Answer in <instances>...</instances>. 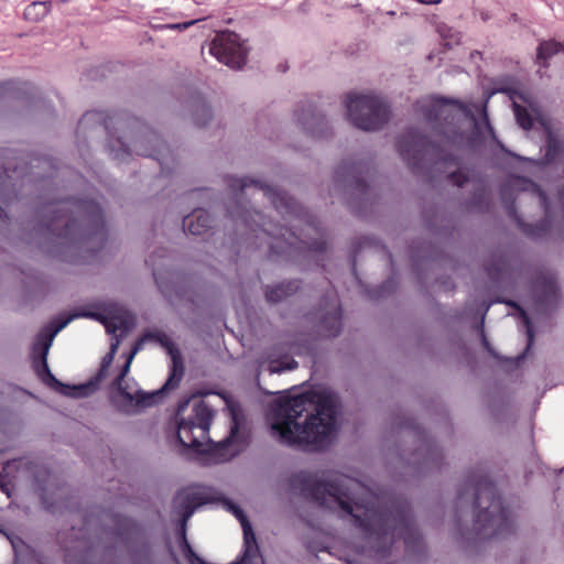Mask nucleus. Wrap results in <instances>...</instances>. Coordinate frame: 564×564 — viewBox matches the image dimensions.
Wrapping results in <instances>:
<instances>
[{"instance_id": "f257e3e1", "label": "nucleus", "mask_w": 564, "mask_h": 564, "mask_svg": "<svg viewBox=\"0 0 564 564\" xmlns=\"http://www.w3.org/2000/svg\"><path fill=\"white\" fill-rule=\"evenodd\" d=\"M312 497L321 507L354 519L369 542L377 544L376 549H362L357 553L362 556H372L373 553L379 558L377 564H383L381 560L388 553L386 543L391 542L405 527V517L401 510L383 507L380 498L369 488L347 476L317 482Z\"/></svg>"}, {"instance_id": "f03ea898", "label": "nucleus", "mask_w": 564, "mask_h": 564, "mask_svg": "<svg viewBox=\"0 0 564 564\" xmlns=\"http://www.w3.org/2000/svg\"><path fill=\"white\" fill-rule=\"evenodd\" d=\"M183 376L182 356L161 330L145 333L133 346L116 384L138 406H149L163 390L175 388Z\"/></svg>"}, {"instance_id": "7ed1b4c3", "label": "nucleus", "mask_w": 564, "mask_h": 564, "mask_svg": "<svg viewBox=\"0 0 564 564\" xmlns=\"http://www.w3.org/2000/svg\"><path fill=\"white\" fill-rule=\"evenodd\" d=\"M338 398L328 390L285 399L268 414L271 434L279 442L310 451L330 445L338 430Z\"/></svg>"}, {"instance_id": "20e7f679", "label": "nucleus", "mask_w": 564, "mask_h": 564, "mask_svg": "<svg viewBox=\"0 0 564 564\" xmlns=\"http://www.w3.org/2000/svg\"><path fill=\"white\" fill-rule=\"evenodd\" d=\"M227 184L231 189L234 200V206L228 208V215L248 239L254 238L261 240L264 236H269L278 240H285L290 229L285 226H278L271 220H265L258 210L251 212L241 206L240 199L247 191H251V195L254 198L256 196L267 198L282 217L300 219L304 213L302 206H300L293 197L260 181L250 177L238 178L228 176Z\"/></svg>"}, {"instance_id": "39448f33", "label": "nucleus", "mask_w": 564, "mask_h": 564, "mask_svg": "<svg viewBox=\"0 0 564 564\" xmlns=\"http://www.w3.org/2000/svg\"><path fill=\"white\" fill-rule=\"evenodd\" d=\"M77 317H89L100 321L104 324L107 333L113 336L112 341L110 344V350L102 359L101 370L108 368L111 365L115 355L118 350V347L120 345L121 338L126 336V334L129 332L133 324L132 318L126 313L107 318L101 317V315L97 313L76 311L65 319L55 321L54 323L43 328L37 334L32 348L33 367L36 373L43 381L56 388H61V392L69 397H82L86 394V392L91 388L90 384H83L78 387H68L62 384L51 373L46 357L50 347L52 346L53 339L57 335V333L61 332L64 327H66L68 323H70L74 318Z\"/></svg>"}, {"instance_id": "423d86ee", "label": "nucleus", "mask_w": 564, "mask_h": 564, "mask_svg": "<svg viewBox=\"0 0 564 564\" xmlns=\"http://www.w3.org/2000/svg\"><path fill=\"white\" fill-rule=\"evenodd\" d=\"M100 205L93 199H70L45 207V236L58 238H90L104 228Z\"/></svg>"}, {"instance_id": "0eeeda50", "label": "nucleus", "mask_w": 564, "mask_h": 564, "mask_svg": "<svg viewBox=\"0 0 564 564\" xmlns=\"http://www.w3.org/2000/svg\"><path fill=\"white\" fill-rule=\"evenodd\" d=\"M473 490L479 509L476 516L478 533L489 538L511 532L513 518L502 506L494 484L487 478H480L473 484Z\"/></svg>"}, {"instance_id": "6e6552de", "label": "nucleus", "mask_w": 564, "mask_h": 564, "mask_svg": "<svg viewBox=\"0 0 564 564\" xmlns=\"http://www.w3.org/2000/svg\"><path fill=\"white\" fill-rule=\"evenodd\" d=\"M510 98L517 123L525 131L540 126L547 133L545 159L547 162L556 161L564 153V142L553 135L550 119L540 104L525 93L513 91Z\"/></svg>"}, {"instance_id": "1a4fd4ad", "label": "nucleus", "mask_w": 564, "mask_h": 564, "mask_svg": "<svg viewBox=\"0 0 564 564\" xmlns=\"http://www.w3.org/2000/svg\"><path fill=\"white\" fill-rule=\"evenodd\" d=\"M346 108L350 122L365 131L379 130L390 116L387 102L373 94L347 95Z\"/></svg>"}, {"instance_id": "9d476101", "label": "nucleus", "mask_w": 564, "mask_h": 564, "mask_svg": "<svg viewBox=\"0 0 564 564\" xmlns=\"http://www.w3.org/2000/svg\"><path fill=\"white\" fill-rule=\"evenodd\" d=\"M213 417L214 411L207 403L204 401L195 402L189 417L178 423L177 440L180 444L199 451L203 445L209 442L208 433Z\"/></svg>"}, {"instance_id": "9b49d317", "label": "nucleus", "mask_w": 564, "mask_h": 564, "mask_svg": "<svg viewBox=\"0 0 564 564\" xmlns=\"http://www.w3.org/2000/svg\"><path fill=\"white\" fill-rule=\"evenodd\" d=\"M417 108L421 110L425 119L430 122L444 121L447 124L454 126L459 115H467V109L459 101H453L445 98H430L417 102ZM440 126H442L440 123ZM444 134V143L446 145H455L458 135H449L442 127Z\"/></svg>"}, {"instance_id": "f8f14e48", "label": "nucleus", "mask_w": 564, "mask_h": 564, "mask_svg": "<svg viewBox=\"0 0 564 564\" xmlns=\"http://www.w3.org/2000/svg\"><path fill=\"white\" fill-rule=\"evenodd\" d=\"M247 47L238 34L230 31L219 32L209 44V53L220 63L239 69L247 59Z\"/></svg>"}, {"instance_id": "ddd939ff", "label": "nucleus", "mask_w": 564, "mask_h": 564, "mask_svg": "<svg viewBox=\"0 0 564 564\" xmlns=\"http://www.w3.org/2000/svg\"><path fill=\"white\" fill-rule=\"evenodd\" d=\"M398 151L411 167H417L426 156H434L435 145L416 130H410L397 142Z\"/></svg>"}, {"instance_id": "4468645a", "label": "nucleus", "mask_w": 564, "mask_h": 564, "mask_svg": "<svg viewBox=\"0 0 564 564\" xmlns=\"http://www.w3.org/2000/svg\"><path fill=\"white\" fill-rule=\"evenodd\" d=\"M175 506L180 508L182 514L181 534L184 544V555L189 564H206L191 547L186 540V523L195 512V509L202 505L198 499L187 491L180 492L175 498Z\"/></svg>"}, {"instance_id": "2eb2a0df", "label": "nucleus", "mask_w": 564, "mask_h": 564, "mask_svg": "<svg viewBox=\"0 0 564 564\" xmlns=\"http://www.w3.org/2000/svg\"><path fill=\"white\" fill-rule=\"evenodd\" d=\"M226 509L231 512L240 522L243 531V555L240 564H259L260 555L259 547L257 545L256 536L252 531L251 524L248 521L243 511L236 505L226 501L224 503Z\"/></svg>"}, {"instance_id": "dca6fc26", "label": "nucleus", "mask_w": 564, "mask_h": 564, "mask_svg": "<svg viewBox=\"0 0 564 564\" xmlns=\"http://www.w3.org/2000/svg\"><path fill=\"white\" fill-rule=\"evenodd\" d=\"M535 311H546L560 299V289L552 272L542 273L534 283Z\"/></svg>"}, {"instance_id": "f3484780", "label": "nucleus", "mask_w": 564, "mask_h": 564, "mask_svg": "<svg viewBox=\"0 0 564 564\" xmlns=\"http://www.w3.org/2000/svg\"><path fill=\"white\" fill-rule=\"evenodd\" d=\"M509 186L514 191L531 192L538 196L540 205L545 212L546 218H549V198L545 192L535 183L525 180L523 177H512L508 182ZM550 229L549 219H545L540 225H536L533 229L528 230V235L534 238L544 236Z\"/></svg>"}, {"instance_id": "a211bd4d", "label": "nucleus", "mask_w": 564, "mask_h": 564, "mask_svg": "<svg viewBox=\"0 0 564 564\" xmlns=\"http://www.w3.org/2000/svg\"><path fill=\"white\" fill-rule=\"evenodd\" d=\"M232 424L230 434L220 441L215 447V455L219 462H226L234 458L243 447V442L239 435V420L236 409L231 406Z\"/></svg>"}, {"instance_id": "6ab92c4d", "label": "nucleus", "mask_w": 564, "mask_h": 564, "mask_svg": "<svg viewBox=\"0 0 564 564\" xmlns=\"http://www.w3.org/2000/svg\"><path fill=\"white\" fill-rule=\"evenodd\" d=\"M364 173L368 175L369 167L362 163H343L336 170V177L347 183L354 189L365 193L367 183L364 177Z\"/></svg>"}, {"instance_id": "aec40b11", "label": "nucleus", "mask_w": 564, "mask_h": 564, "mask_svg": "<svg viewBox=\"0 0 564 564\" xmlns=\"http://www.w3.org/2000/svg\"><path fill=\"white\" fill-rule=\"evenodd\" d=\"M296 120L301 127L315 138H325L327 135L328 124L324 116L317 113L315 109L308 107L302 113H296Z\"/></svg>"}, {"instance_id": "412c9836", "label": "nucleus", "mask_w": 564, "mask_h": 564, "mask_svg": "<svg viewBox=\"0 0 564 564\" xmlns=\"http://www.w3.org/2000/svg\"><path fill=\"white\" fill-rule=\"evenodd\" d=\"M213 219L205 209H195L183 218V228L191 235L199 236L212 228Z\"/></svg>"}, {"instance_id": "4be33fe9", "label": "nucleus", "mask_w": 564, "mask_h": 564, "mask_svg": "<svg viewBox=\"0 0 564 564\" xmlns=\"http://www.w3.org/2000/svg\"><path fill=\"white\" fill-rule=\"evenodd\" d=\"M119 143V149L116 150L115 147H111L110 152L115 159H121L123 155H130L132 151H134L139 155L143 156H154V151L148 150L142 147L141 140H134L131 144L122 141L121 139L117 140Z\"/></svg>"}, {"instance_id": "5701e85b", "label": "nucleus", "mask_w": 564, "mask_h": 564, "mask_svg": "<svg viewBox=\"0 0 564 564\" xmlns=\"http://www.w3.org/2000/svg\"><path fill=\"white\" fill-rule=\"evenodd\" d=\"M299 289L296 282L280 283L275 286L268 288L265 291V297L269 302L278 303L284 297L293 294Z\"/></svg>"}, {"instance_id": "b1692460", "label": "nucleus", "mask_w": 564, "mask_h": 564, "mask_svg": "<svg viewBox=\"0 0 564 564\" xmlns=\"http://www.w3.org/2000/svg\"><path fill=\"white\" fill-rule=\"evenodd\" d=\"M3 174L0 175V218H7L4 207L9 206L12 198L9 194V186L13 176L9 174V170H6Z\"/></svg>"}, {"instance_id": "393cba45", "label": "nucleus", "mask_w": 564, "mask_h": 564, "mask_svg": "<svg viewBox=\"0 0 564 564\" xmlns=\"http://www.w3.org/2000/svg\"><path fill=\"white\" fill-rule=\"evenodd\" d=\"M340 311L337 305H334V311L324 318V325L327 329L328 336H336L340 330Z\"/></svg>"}, {"instance_id": "a878e982", "label": "nucleus", "mask_w": 564, "mask_h": 564, "mask_svg": "<svg viewBox=\"0 0 564 564\" xmlns=\"http://www.w3.org/2000/svg\"><path fill=\"white\" fill-rule=\"evenodd\" d=\"M473 120H474L475 130L480 137H482L485 139L486 134H488L491 139H496L494 128L489 122L488 115L486 112L485 107L482 109L481 120H477L474 117H473Z\"/></svg>"}, {"instance_id": "bb28decb", "label": "nucleus", "mask_w": 564, "mask_h": 564, "mask_svg": "<svg viewBox=\"0 0 564 564\" xmlns=\"http://www.w3.org/2000/svg\"><path fill=\"white\" fill-rule=\"evenodd\" d=\"M48 12V7L45 2L35 1L26 7L24 15L26 19H41Z\"/></svg>"}, {"instance_id": "cd10ccee", "label": "nucleus", "mask_w": 564, "mask_h": 564, "mask_svg": "<svg viewBox=\"0 0 564 564\" xmlns=\"http://www.w3.org/2000/svg\"><path fill=\"white\" fill-rule=\"evenodd\" d=\"M509 270V265L505 260H498L496 264L488 268L489 275L495 279H501Z\"/></svg>"}, {"instance_id": "c85d7f7f", "label": "nucleus", "mask_w": 564, "mask_h": 564, "mask_svg": "<svg viewBox=\"0 0 564 564\" xmlns=\"http://www.w3.org/2000/svg\"><path fill=\"white\" fill-rule=\"evenodd\" d=\"M448 178L453 184L462 187L464 184L469 182V171L459 167L457 171L451 172L448 174Z\"/></svg>"}, {"instance_id": "c756f323", "label": "nucleus", "mask_w": 564, "mask_h": 564, "mask_svg": "<svg viewBox=\"0 0 564 564\" xmlns=\"http://www.w3.org/2000/svg\"><path fill=\"white\" fill-rule=\"evenodd\" d=\"M440 33L441 36L445 40V46L449 47L452 43L458 44L460 41V35L447 26H441Z\"/></svg>"}, {"instance_id": "7c9ffc66", "label": "nucleus", "mask_w": 564, "mask_h": 564, "mask_svg": "<svg viewBox=\"0 0 564 564\" xmlns=\"http://www.w3.org/2000/svg\"><path fill=\"white\" fill-rule=\"evenodd\" d=\"M521 315H522V318H523V323H524V325L527 327L528 348H529L531 346L532 341H533V332H532V328H531V325H530L529 317L527 316L525 312L521 311Z\"/></svg>"}, {"instance_id": "2f4dec72", "label": "nucleus", "mask_w": 564, "mask_h": 564, "mask_svg": "<svg viewBox=\"0 0 564 564\" xmlns=\"http://www.w3.org/2000/svg\"><path fill=\"white\" fill-rule=\"evenodd\" d=\"M296 366H297V362H296V361H294V360L289 361V362H288L284 367H282V368H281V367H279V366H276L274 362H272V364L270 365V371H271V372H280L281 370H292V369L296 368Z\"/></svg>"}, {"instance_id": "473e14b6", "label": "nucleus", "mask_w": 564, "mask_h": 564, "mask_svg": "<svg viewBox=\"0 0 564 564\" xmlns=\"http://www.w3.org/2000/svg\"><path fill=\"white\" fill-rule=\"evenodd\" d=\"M196 21H189V22H184V23H174V24H165L163 28L164 29H170V30H180V31H183V30H186L188 26L193 25Z\"/></svg>"}, {"instance_id": "72a5a7b5", "label": "nucleus", "mask_w": 564, "mask_h": 564, "mask_svg": "<svg viewBox=\"0 0 564 564\" xmlns=\"http://www.w3.org/2000/svg\"><path fill=\"white\" fill-rule=\"evenodd\" d=\"M14 464L15 462L8 463L7 466H2V468L0 469V488H3L7 485L4 471L7 470L8 467Z\"/></svg>"}, {"instance_id": "f704fd0d", "label": "nucleus", "mask_w": 564, "mask_h": 564, "mask_svg": "<svg viewBox=\"0 0 564 564\" xmlns=\"http://www.w3.org/2000/svg\"><path fill=\"white\" fill-rule=\"evenodd\" d=\"M416 2L419 3H424V4H438L441 3V0H415Z\"/></svg>"}, {"instance_id": "c9c22d12", "label": "nucleus", "mask_w": 564, "mask_h": 564, "mask_svg": "<svg viewBox=\"0 0 564 564\" xmlns=\"http://www.w3.org/2000/svg\"><path fill=\"white\" fill-rule=\"evenodd\" d=\"M149 140H150V141H153V142H155V143H159V141H160V140H159V137H158L156 134H154V133H151V134L149 135Z\"/></svg>"}, {"instance_id": "e433bc0d", "label": "nucleus", "mask_w": 564, "mask_h": 564, "mask_svg": "<svg viewBox=\"0 0 564 564\" xmlns=\"http://www.w3.org/2000/svg\"><path fill=\"white\" fill-rule=\"evenodd\" d=\"M202 111L204 112V115L209 116V112H210V111H209V108H208V107H206V106H202Z\"/></svg>"}, {"instance_id": "4c0bfd02", "label": "nucleus", "mask_w": 564, "mask_h": 564, "mask_svg": "<svg viewBox=\"0 0 564 564\" xmlns=\"http://www.w3.org/2000/svg\"><path fill=\"white\" fill-rule=\"evenodd\" d=\"M90 116H93V113H89V112L85 113L84 117H83L82 122L85 121V120H88Z\"/></svg>"}, {"instance_id": "58836bf2", "label": "nucleus", "mask_w": 564, "mask_h": 564, "mask_svg": "<svg viewBox=\"0 0 564 564\" xmlns=\"http://www.w3.org/2000/svg\"><path fill=\"white\" fill-rule=\"evenodd\" d=\"M267 247L273 248V247H279V246L272 241V242H268Z\"/></svg>"}, {"instance_id": "ea45409f", "label": "nucleus", "mask_w": 564, "mask_h": 564, "mask_svg": "<svg viewBox=\"0 0 564 564\" xmlns=\"http://www.w3.org/2000/svg\"><path fill=\"white\" fill-rule=\"evenodd\" d=\"M346 561H347L348 564H359V562H356V561H354L351 558H346Z\"/></svg>"}, {"instance_id": "a19ab883", "label": "nucleus", "mask_w": 564, "mask_h": 564, "mask_svg": "<svg viewBox=\"0 0 564 564\" xmlns=\"http://www.w3.org/2000/svg\"><path fill=\"white\" fill-rule=\"evenodd\" d=\"M295 242L293 241H286V247H294Z\"/></svg>"}, {"instance_id": "79ce46f5", "label": "nucleus", "mask_w": 564, "mask_h": 564, "mask_svg": "<svg viewBox=\"0 0 564 564\" xmlns=\"http://www.w3.org/2000/svg\"><path fill=\"white\" fill-rule=\"evenodd\" d=\"M484 345L486 346V348L489 350V347H488V343H487V339L484 337Z\"/></svg>"}, {"instance_id": "37998d69", "label": "nucleus", "mask_w": 564, "mask_h": 564, "mask_svg": "<svg viewBox=\"0 0 564 564\" xmlns=\"http://www.w3.org/2000/svg\"><path fill=\"white\" fill-rule=\"evenodd\" d=\"M312 247L319 248V247H323V246L322 245H313Z\"/></svg>"}, {"instance_id": "c03bdc74", "label": "nucleus", "mask_w": 564, "mask_h": 564, "mask_svg": "<svg viewBox=\"0 0 564 564\" xmlns=\"http://www.w3.org/2000/svg\"><path fill=\"white\" fill-rule=\"evenodd\" d=\"M370 247L377 248L379 246L377 243H372Z\"/></svg>"}, {"instance_id": "a18cd8bd", "label": "nucleus", "mask_w": 564, "mask_h": 564, "mask_svg": "<svg viewBox=\"0 0 564 564\" xmlns=\"http://www.w3.org/2000/svg\"><path fill=\"white\" fill-rule=\"evenodd\" d=\"M56 248L64 247L63 243L56 245Z\"/></svg>"}]
</instances>
